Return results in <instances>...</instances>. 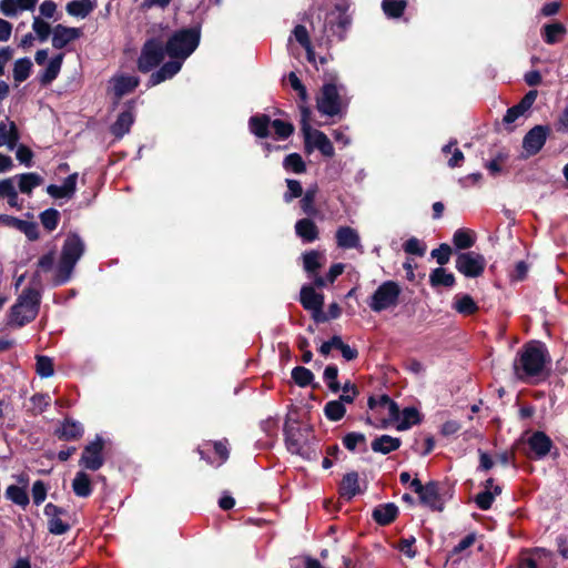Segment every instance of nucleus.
Returning a JSON list of instances; mask_svg holds the SVG:
<instances>
[{
  "instance_id": "obj_1",
  "label": "nucleus",
  "mask_w": 568,
  "mask_h": 568,
  "mask_svg": "<svg viewBox=\"0 0 568 568\" xmlns=\"http://www.w3.org/2000/svg\"><path fill=\"white\" fill-rule=\"evenodd\" d=\"M550 362L546 346L540 342H529L523 346L514 359V373L517 378L527 381L539 377Z\"/></svg>"
},
{
  "instance_id": "obj_2",
  "label": "nucleus",
  "mask_w": 568,
  "mask_h": 568,
  "mask_svg": "<svg viewBox=\"0 0 568 568\" xmlns=\"http://www.w3.org/2000/svg\"><path fill=\"white\" fill-rule=\"evenodd\" d=\"M84 248V243L78 234L72 233L67 236L52 280L54 285H62L71 278L74 266L83 255Z\"/></svg>"
},
{
  "instance_id": "obj_3",
  "label": "nucleus",
  "mask_w": 568,
  "mask_h": 568,
  "mask_svg": "<svg viewBox=\"0 0 568 568\" xmlns=\"http://www.w3.org/2000/svg\"><path fill=\"white\" fill-rule=\"evenodd\" d=\"M40 303V292L34 287H26L10 308V324L21 327L32 322L39 313Z\"/></svg>"
},
{
  "instance_id": "obj_4",
  "label": "nucleus",
  "mask_w": 568,
  "mask_h": 568,
  "mask_svg": "<svg viewBox=\"0 0 568 568\" xmlns=\"http://www.w3.org/2000/svg\"><path fill=\"white\" fill-rule=\"evenodd\" d=\"M200 31L195 28L175 32L166 42L165 52L173 59L185 60L199 45Z\"/></svg>"
},
{
  "instance_id": "obj_5",
  "label": "nucleus",
  "mask_w": 568,
  "mask_h": 568,
  "mask_svg": "<svg viewBox=\"0 0 568 568\" xmlns=\"http://www.w3.org/2000/svg\"><path fill=\"white\" fill-rule=\"evenodd\" d=\"M400 295V287L394 281H386L381 284L372 295L368 305L372 311L379 313L390 307H395Z\"/></svg>"
},
{
  "instance_id": "obj_6",
  "label": "nucleus",
  "mask_w": 568,
  "mask_h": 568,
  "mask_svg": "<svg viewBox=\"0 0 568 568\" xmlns=\"http://www.w3.org/2000/svg\"><path fill=\"white\" fill-rule=\"evenodd\" d=\"M342 109L343 100L337 85L324 84L317 98V110L324 115L334 116L341 113Z\"/></svg>"
},
{
  "instance_id": "obj_7",
  "label": "nucleus",
  "mask_w": 568,
  "mask_h": 568,
  "mask_svg": "<svg viewBox=\"0 0 568 568\" xmlns=\"http://www.w3.org/2000/svg\"><path fill=\"white\" fill-rule=\"evenodd\" d=\"M486 266L485 257L474 251L458 254L455 267L466 277H478L484 273Z\"/></svg>"
},
{
  "instance_id": "obj_8",
  "label": "nucleus",
  "mask_w": 568,
  "mask_h": 568,
  "mask_svg": "<svg viewBox=\"0 0 568 568\" xmlns=\"http://www.w3.org/2000/svg\"><path fill=\"white\" fill-rule=\"evenodd\" d=\"M163 59L164 49L162 42L156 39H151L143 45L141 55L138 61L139 70L142 72H149L159 65Z\"/></svg>"
},
{
  "instance_id": "obj_9",
  "label": "nucleus",
  "mask_w": 568,
  "mask_h": 568,
  "mask_svg": "<svg viewBox=\"0 0 568 568\" xmlns=\"http://www.w3.org/2000/svg\"><path fill=\"white\" fill-rule=\"evenodd\" d=\"M410 488L419 496L420 503L433 510H443V501L438 493V485L429 481L423 485L418 478L410 481Z\"/></svg>"
},
{
  "instance_id": "obj_10",
  "label": "nucleus",
  "mask_w": 568,
  "mask_h": 568,
  "mask_svg": "<svg viewBox=\"0 0 568 568\" xmlns=\"http://www.w3.org/2000/svg\"><path fill=\"white\" fill-rule=\"evenodd\" d=\"M300 301L305 310L312 312L315 322L327 321L326 314L323 313L324 296L316 293L313 286L305 285L302 287Z\"/></svg>"
},
{
  "instance_id": "obj_11",
  "label": "nucleus",
  "mask_w": 568,
  "mask_h": 568,
  "mask_svg": "<svg viewBox=\"0 0 568 568\" xmlns=\"http://www.w3.org/2000/svg\"><path fill=\"white\" fill-rule=\"evenodd\" d=\"M528 556L523 557L518 568H557L555 555L545 548H535L527 551Z\"/></svg>"
},
{
  "instance_id": "obj_12",
  "label": "nucleus",
  "mask_w": 568,
  "mask_h": 568,
  "mask_svg": "<svg viewBox=\"0 0 568 568\" xmlns=\"http://www.w3.org/2000/svg\"><path fill=\"white\" fill-rule=\"evenodd\" d=\"M103 439L100 436L89 443L82 453L80 465L90 470H98L102 467L104 459L102 456Z\"/></svg>"
},
{
  "instance_id": "obj_13",
  "label": "nucleus",
  "mask_w": 568,
  "mask_h": 568,
  "mask_svg": "<svg viewBox=\"0 0 568 568\" xmlns=\"http://www.w3.org/2000/svg\"><path fill=\"white\" fill-rule=\"evenodd\" d=\"M306 145H312L325 156L334 155V146L327 135L318 130H312L307 123L302 126Z\"/></svg>"
},
{
  "instance_id": "obj_14",
  "label": "nucleus",
  "mask_w": 568,
  "mask_h": 568,
  "mask_svg": "<svg viewBox=\"0 0 568 568\" xmlns=\"http://www.w3.org/2000/svg\"><path fill=\"white\" fill-rule=\"evenodd\" d=\"M548 130L545 126L536 125L532 128L523 140V149L526 156L537 154L544 146L547 139Z\"/></svg>"
},
{
  "instance_id": "obj_15",
  "label": "nucleus",
  "mask_w": 568,
  "mask_h": 568,
  "mask_svg": "<svg viewBox=\"0 0 568 568\" xmlns=\"http://www.w3.org/2000/svg\"><path fill=\"white\" fill-rule=\"evenodd\" d=\"M82 37V30L73 27L57 24L52 29V47L54 49H63L71 42Z\"/></svg>"
},
{
  "instance_id": "obj_16",
  "label": "nucleus",
  "mask_w": 568,
  "mask_h": 568,
  "mask_svg": "<svg viewBox=\"0 0 568 568\" xmlns=\"http://www.w3.org/2000/svg\"><path fill=\"white\" fill-rule=\"evenodd\" d=\"M111 91L113 92L116 100H120L123 95L132 92L139 85V78L129 74H118L111 80Z\"/></svg>"
},
{
  "instance_id": "obj_17",
  "label": "nucleus",
  "mask_w": 568,
  "mask_h": 568,
  "mask_svg": "<svg viewBox=\"0 0 568 568\" xmlns=\"http://www.w3.org/2000/svg\"><path fill=\"white\" fill-rule=\"evenodd\" d=\"M336 244L343 250L361 247L358 232L351 226H339L335 233Z\"/></svg>"
},
{
  "instance_id": "obj_18",
  "label": "nucleus",
  "mask_w": 568,
  "mask_h": 568,
  "mask_svg": "<svg viewBox=\"0 0 568 568\" xmlns=\"http://www.w3.org/2000/svg\"><path fill=\"white\" fill-rule=\"evenodd\" d=\"M78 173L70 174L62 185L50 184L47 193L53 199H71L77 190Z\"/></svg>"
},
{
  "instance_id": "obj_19",
  "label": "nucleus",
  "mask_w": 568,
  "mask_h": 568,
  "mask_svg": "<svg viewBox=\"0 0 568 568\" xmlns=\"http://www.w3.org/2000/svg\"><path fill=\"white\" fill-rule=\"evenodd\" d=\"M184 60L174 59L164 63L156 72L152 73L149 83L150 85H158L161 82L173 78L182 68Z\"/></svg>"
},
{
  "instance_id": "obj_20",
  "label": "nucleus",
  "mask_w": 568,
  "mask_h": 568,
  "mask_svg": "<svg viewBox=\"0 0 568 568\" xmlns=\"http://www.w3.org/2000/svg\"><path fill=\"white\" fill-rule=\"evenodd\" d=\"M368 407L371 409H379L385 412L387 418L395 420L399 418V408L395 402H393L387 395H382L378 398L371 396L368 398Z\"/></svg>"
},
{
  "instance_id": "obj_21",
  "label": "nucleus",
  "mask_w": 568,
  "mask_h": 568,
  "mask_svg": "<svg viewBox=\"0 0 568 568\" xmlns=\"http://www.w3.org/2000/svg\"><path fill=\"white\" fill-rule=\"evenodd\" d=\"M528 445L534 457L540 459L550 452L552 442L545 433L536 432L529 437Z\"/></svg>"
},
{
  "instance_id": "obj_22",
  "label": "nucleus",
  "mask_w": 568,
  "mask_h": 568,
  "mask_svg": "<svg viewBox=\"0 0 568 568\" xmlns=\"http://www.w3.org/2000/svg\"><path fill=\"white\" fill-rule=\"evenodd\" d=\"M38 0H0V11L6 17H16L19 11L34 10Z\"/></svg>"
},
{
  "instance_id": "obj_23",
  "label": "nucleus",
  "mask_w": 568,
  "mask_h": 568,
  "mask_svg": "<svg viewBox=\"0 0 568 568\" xmlns=\"http://www.w3.org/2000/svg\"><path fill=\"white\" fill-rule=\"evenodd\" d=\"M19 141V132L17 125L12 121L0 122V148L7 146L13 151Z\"/></svg>"
},
{
  "instance_id": "obj_24",
  "label": "nucleus",
  "mask_w": 568,
  "mask_h": 568,
  "mask_svg": "<svg viewBox=\"0 0 568 568\" xmlns=\"http://www.w3.org/2000/svg\"><path fill=\"white\" fill-rule=\"evenodd\" d=\"M295 233L304 243H312L318 239V227L311 219H301L295 223Z\"/></svg>"
},
{
  "instance_id": "obj_25",
  "label": "nucleus",
  "mask_w": 568,
  "mask_h": 568,
  "mask_svg": "<svg viewBox=\"0 0 568 568\" xmlns=\"http://www.w3.org/2000/svg\"><path fill=\"white\" fill-rule=\"evenodd\" d=\"M349 24V17L344 11L332 12L326 22V26L338 37L339 40L344 38V33Z\"/></svg>"
},
{
  "instance_id": "obj_26",
  "label": "nucleus",
  "mask_w": 568,
  "mask_h": 568,
  "mask_svg": "<svg viewBox=\"0 0 568 568\" xmlns=\"http://www.w3.org/2000/svg\"><path fill=\"white\" fill-rule=\"evenodd\" d=\"M14 181L18 184L19 191L28 195L32 193L33 189L43 183L42 176L34 172L17 174L14 175Z\"/></svg>"
},
{
  "instance_id": "obj_27",
  "label": "nucleus",
  "mask_w": 568,
  "mask_h": 568,
  "mask_svg": "<svg viewBox=\"0 0 568 568\" xmlns=\"http://www.w3.org/2000/svg\"><path fill=\"white\" fill-rule=\"evenodd\" d=\"M399 446L400 439L397 437H392L389 435H382L379 437H376L371 444L373 452L381 453L384 455L398 449Z\"/></svg>"
},
{
  "instance_id": "obj_28",
  "label": "nucleus",
  "mask_w": 568,
  "mask_h": 568,
  "mask_svg": "<svg viewBox=\"0 0 568 568\" xmlns=\"http://www.w3.org/2000/svg\"><path fill=\"white\" fill-rule=\"evenodd\" d=\"M341 496L346 499H352L359 493L358 474L355 471L348 473L343 477L339 486Z\"/></svg>"
},
{
  "instance_id": "obj_29",
  "label": "nucleus",
  "mask_w": 568,
  "mask_h": 568,
  "mask_svg": "<svg viewBox=\"0 0 568 568\" xmlns=\"http://www.w3.org/2000/svg\"><path fill=\"white\" fill-rule=\"evenodd\" d=\"M398 508L394 504L379 505L373 511L374 520L379 525L390 524L397 516Z\"/></svg>"
},
{
  "instance_id": "obj_30",
  "label": "nucleus",
  "mask_w": 568,
  "mask_h": 568,
  "mask_svg": "<svg viewBox=\"0 0 568 568\" xmlns=\"http://www.w3.org/2000/svg\"><path fill=\"white\" fill-rule=\"evenodd\" d=\"M63 62V54L60 53L53 57L47 64L45 70L42 72L40 77V81L42 84H50L60 73L61 67Z\"/></svg>"
},
{
  "instance_id": "obj_31",
  "label": "nucleus",
  "mask_w": 568,
  "mask_h": 568,
  "mask_svg": "<svg viewBox=\"0 0 568 568\" xmlns=\"http://www.w3.org/2000/svg\"><path fill=\"white\" fill-rule=\"evenodd\" d=\"M134 122V116L131 111H124L122 112L116 121L111 126V132L116 138H122L124 134H126L130 131L131 125Z\"/></svg>"
},
{
  "instance_id": "obj_32",
  "label": "nucleus",
  "mask_w": 568,
  "mask_h": 568,
  "mask_svg": "<svg viewBox=\"0 0 568 568\" xmlns=\"http://www.w3.org/2000/svg\"><path fill=\"white\" fill-rule=\"evenodd\" d=\"M57 433L60 438L65 440L78 439L83 434V427L79 422L65 419Z\"/></svg>"
},
{
  "instance_id": "obj_33",
  "label": "nucleus",
  "mask_w": 568,
  "mask_h": 568,
  "mask_svg": "<svg viewBox=\"0 0 568 568\" xmlns=\"http://www.w3.org/2000/svg\"><path fill=\"white\" fill-rule=\"evenodd\" d=\"M94 9V4L90 0H73L65 7L67 12L72 17L85 18Z\"/></svg>"
},
{
  "instance_id": "obj_34",
  "label": "nucleus",
  "mask_w": 568,
  "mask_h": 568,
  "mask_svg": "<svg viewBox=\"0 0 568 568\" xmlns=\"http://www.w3.org/2000/svg\"><path fill=\"white\" fill-rule=\"evenodd\" d=\"M325 256L318 251H310L303 254L304 270L311 275L315 274L323 265Z\"/></svg>"
},
{
  "instance_id": "obj_35",
  "label": "nucleus",
  "mask_w": 568,
  "mask_h": 568,
  "mask_svg": "<svg viewBox=\"0 0 568 568\" xmlns=\"http://www.w3.org/2000/svg\"><path fill=\"white\" fill-rule=\"evenodd\" d=\"M72 488L77 496L83 498L89 497L92 493L91 479L89 475H87L84 471H79L72 481Z\"/></svg>"
},
{
  "instance_id": "obj_36",
  "label": "nucleus",
  "mask_w": 568,
  "mask_h": 568,
  "mask_svg": "<svg viewBox=\"0 0 568 568\" xmlns=\"http://www.w3.org/2000/svg\"><path fill=\"white\" fill-rule=\"evenodd\" d=\"M429 282L432 286H445V287H452L455 284V276L453 273L447 272L443 267L435 268L429 274Z\"/></svg>"
},
{
  "instance_id": "obj_37",
  "label": "nucleus",
  "mask_w": 568,
  "mask_h": 568,
  "mask_svg": "<svg viewBox=\"0 0 568 568\" xmlns=\"http://www.w3.org/2000/svg\"><path fill=\"white\" fill-rule=\"evenodd\" d=\"M271 125V119L265 115H255L250 119V130L253 134L258 138L268 136V128Z\"/></svg>"
},
{
  "instance_id": "obj_38",
  "label": "nucleus",
  "mask_w": 568,
  "mask_h": 568,
  "mask_svg": "<svg viewBox=\"0 0 568 568\" xmlns=\"http://www.w3.org/2000/svg\"><path fill=\"white\" fill-rule=\"evenodd\" d=\"M399 423L397 425V429L406 430L413 425L419 423V413L415 407H406L402 414L399 413Z\"/></svg>"
},
{
  "instance_id": "obj_39",
  "label": "nucleus",
  "mask_w": 568,
  "mask_h": 568,
  "mask_svg": "<svg viewBox=\"0 0 568 568\" xmlns=\"http://www.w3.org/2000/svg\"><path fill=\"white\" fill-rule=\"evenodd\" d=\"M454 245L459 250H466L475 244V234L470 230L458 229L453 236Z\"/></svg>"
},
{
  "instance_id": "obj_40",
  "label": "nucleus",
  "mask_w": 568,
  "mask_h": 568,
  "mask_svg": "<svg viewBox=\"0 0 568 568\" xmlns=\"http://www.w3.org/2000/svg\"><path fill=\"white\" fill-rule=\"evenodd\" d=\"M31 69H32V62L29 58L18 59L13 65L14 81L19 82V83L26 81L30 75Z\"/></svg>"
},
{
  "instance_id": "obj_41",
  "label": "nucleus",
  "mask_w": 568,
  "mask_h": 568,
  "mask_svg": "<svg viewBox=\"0 0 568 568\" xmlns=\"http://www.w3.org/2000/svg\"><path fill=\"white\" fill-rule=\"evenodd\" d=\"M455 310L463 315H471L478 311L476 302L467 294L457 296L454 303Z\"/></svg>"
},
{
  "instance_id": "obj_42",
  "label": "nucleus",
  "mask_w": 568,
  "mask_h": 568,
  "mask_svg": "<svg viewBox=\"0 0 568 568\" xmlns=\"http://www.w3.org/2000/svg\"><path fill=\"white\" fill-rule=\"evenodd\" d=\"M324 413H325V416L329 420L337 422L344 417V415L346 413V408L342 400L336 399V400H331V402L326 403V405L324 407Z\"/></svg>"
},
{
  "instance_id": "obj_43",
  "label": "nucleus",
  "mask_w": 568,
  "mask_h": 568,
  "mask_svg": "<svg viewBox=\"0 0 568 568\" xmlns=\"http://www.w3.org/2000/svg\"><path fill=\"white\" fill-rule=\"evenodd\" d=\"M565 32L566 29L561 23L547 24L544 27V40L549 44L557 43L562 38Z\"/></svg>"
},
{
  "instance_id": "obj_44",
  "label": "nucleus",
  "mask_w": 568,
  "mask_h": 568,
  "mask_svg": "<svg viewBox=\"0 0 568 568\" xmlns=\"http://www.w3.org/2000/svg\"><path fill=\"white\" fill-rule=\"evenodd\" d=\"M283 166L286 171L300 174L306 171L305 162L298 153H291L285 156Z\"/></svg>"
},
{
  "instance_id": "obj_45",
  "label": "nucleus",
  "mask_w": 568,
  "mask_h": 568,
  "mask_svg": "<svg viewBox=\"0 0 568 568\" xmlns=\"http://www.w3.org/2000/svg\"><path fill=\"white\" fill-rule=\"evenodd\" d=\"M382 8L388 18H399L406 8L405 0H383Z\"/></svg>"
},
{
  "instance_id": "obj_46",
  "label": "nucleus",
  "mask_w": 568,
  "mask_h": 568,
  "mask_svg": "<svg viewBox=\"0 0 568 568\" xmlns=\"http://www.w3.org/2000/svg\"><path fill=\"white\" fill-rule=\"evenodd\" d=\"M292 378L300 387H306L312 384L314 374L303 366H296L292 371Z\"/></svg>"
},
{
  "instance_id": "obj_47",
  "label": "nucleus",
  "mask_w": 568,
  "mask_h": 568,
  "mask_svg": "<svg viewBox=\"0 0 568 568\" xmlns=\"http://www.w3.org/2000/svg\"><path fill=\"white\" fill-rule=\"evenodd\" d=\"M6 496L8 499L19 506H27L29 504V497L26 490L17 485H10L6 489Z\"/></svg>"
},
{
  "instance_id": "obj_48",
  "label": "nucleus",
  "mask_w": 568,
  "mask_h": 568,
  "mask_svg": "<svg viewBox=\"0 0 568 568\" xmlns=\"http://www.w3.org/2000/svg\"><path fill=\"white\" fill-rule=\"evenodd\" d=\"M293 34L296 39V41L298 43H301L302 47L305 48L306 52H307V57H308V60L310 61H313L314 59V52L311 48V42H310V38H308V32L306 30V28L304 26H296L294 31H293Z\"/></svg>"
},
{
  "instance_id": "obj_49",
  "label": "nucleus",
  "mask_w": 568,
  "mask_h": 568,
  "mask_svg": "<svg viewBox=\"0 0 568 568\" xmlns=\"http://www.w3.org/2000/svg\"><path fill=\"white\" fill-rule=\"evenodd\" d=\"M60 213L55 209H48L40 214V221L44 229L53 231L57 229Z\"/></svg>"
},
{
  "instance_id": "obj_50",
  "label": "nucleus",
  "mask_w": 568,
  "mask_h": 568,
  "mask_svg": "<svg viewBox=\"0 0 568 568\" xmlns=\"http://www.w3.org/2000/svg\"><path fill=\"white\" fill-rule=\"evenodd\" d=\"M338 368L335 365L326 366L323 377L328 388L333 393H337L341 389V385L337 382Z\"/></svg>"
},
{
  "instance_id": "obj_51",
  "label": "nucleus",
  "mask_w": 568,
  "mask_h": 568,
  "mask_svg": "<svg viewBox=\"0 0 568 568\" xmlns=\"http://www.w3.org/2000/svg\"><path fill=\"white\" fill-rule=\"evenodd\" d=\"M287 192L284 193L283 199L286 203L292 202L294 199L303 195V187L297 180L286 179Z\"/></svg>"
},
{
  "instance_id": "obj_52",
  "label": "nucleus",
  "mask_w": 568,
  "mask_h": 568,
  "mask_svg": "<svg viewBox=\"0 0 568 568\" xmlns=\"http://www.w3.org/2000/svg\"><path fill=\"white\" fill-rule=\"evenodd\" d=\"M36 371L41 377H50L53 375V363L52 359L47 356H38Z\"/></svg>"
},
{
  "instance_id": "obj_53",
  "label": "nucleus",
  "mask_w": 568,
  "mask_h": 568,
  "mask_svg": "<svg viewBox=\"0 0 568 568\" xmlns=\"http://www.w3.org/2000/svg\"><path fill=\"white\" fill-rule=\"evenodd\" d=\"M314 201H315V191L307 190L300 202L301 209L304 214L313 216L317 213V210L314 205Z\"/></svg>"
},
{
  "instance_id": "obj_54",
  "label": "nucleus",
  "mask_w": 568,
  "mask_h": 568,
  "mask_svg": "<svg viewBox=\"0 0 568 568\" xmlns=\"http://www.w3.org/2000/svg\"><path fill=\"white\" fill-rule=\"evenodd\" d=\"M32 29L36 32V34L38 36L40 41H45L48 39V37L50 36V33H52L50 24L48 22L43 21L42 19H40L39 17L33 18Z\"/></svg>"
},
{
  "instance_id": "obj_55",
  "label": "nucleus",
  "mask_w": 568,
  "mask_h": 568,
  "mask_svg": "<svg viewBox=\"0 0 568 568\" xmlns=\"http://www.w3.org/2000/svg\"><path fill=\"white\" fill-rule=\"evenodd\" d=\"M404 251L407 254L423 256L426 252V245L416 237L408 239L404 244Z\"/></svg>"
},
{
  "instance_id": "obj_56",
  "label": "nucleus",
  "mask_w": 568,
  "mask_h": 568,
  "mask_svg": "<svg viewBox=\"0 0 568 568\" xmlns=\"http://www.w3.org/2000/svg\"><path fill=\"white\" fill-rule=\"evenodd\" d=\"M271 125L274 129L277 138L281 140L287 139L294 131V128L291 123L278 119L272 121Z\"/></svg>"
},
{
  "instance_id": "obj_57",
  "label": "nucleus",
  "mask_w": 568,
  "mask_h": 568,
  "mask_svg": "<svg viewBox=\"0 0 568 568\" xmlns=\"http://www.w3.org/2000/svg\"><path fill=\"white\" fill-rule=\"evenodd\" d=\"M366 437L362 433H348L343 438L344 446L351 450L354 452L359 444H365Z\"/></svg>"
},
{
  "instance_id": "obj_58",
  "label": "nucleus",
  "mask_w": 568,
  "mask_h": 568,
  "mask_svg": "<svg viewBox=\"0 0 568 568\" xmlns=\"http://www.w3.org/2000/svg\"><path fill=\"white\" fill-rule=\"evenodd\" d=\"M450 246L448 244H440L438 248L432 251L430 255L434 257L439 265L448 263L450 257Z\"/></svg>"
},
{
  "instance_id": "obj_59",
  "label": "nucleus",
  "mask_w": 568,
  "mask_h": 568,
  "mask_svg": "<svg viewBox=\"0 0 568 568\" xmlns=\"http://www.w3.org/2000/svg\"><path fill=\"white\" fill-rule=\"evenodd\" d=\"M17 230L24 233L26 236L31 241H34L39 237L38 226L33 222L20 220L17 225Z\"/></svg>"
},
{
  "instance_id": "obj_60",
  "label": "nucleus",
  "mask_w": 568,
  "mask_h": 568,
  "mask_svg": "<svg viewBox=\"0 0 568 568\" xmlns=\"http://www.w3.org/2000/svg\"><path fill=\"white\" fill-rule=\"evenodd\" d=\"M494 499L493 491L485 489L476 496L475 501L480 509L487 510L491 507Z\"/></svg>"
},
{
  "instance_id": "obj_61",
  "label": "nucleus",
  "mask_w": 568,
  "mask_h": 568,
  "mask_svg": "<svg viewBox=\"0 0 568 568\" xmlns=\"http://www.w3.org/2000/svg\"><path fill=\"white\" fill-rule=\"evenodd\" d=\"M343 394L339 396V400L344 404H351L354 402L355 397L358 394L357 387L352 383H345L343 387H341Z\"/></svg>"
},
{
  "instance_id": "obj_62",
  "label": "nucleus",
  "mask_w": 568,
  "mask_h": 568,
  "mask_svg": "<svg viewBox=\"0 0 568 568\" xmlns=\"http://www.w3.org/2000/svg\"><path fill=\"white\" fill-rule=\"evenodd\" d=\"M32 156H33V153L28 146H26L23 144H20V145L17 144L16 158H17V160L20 161V163L24 164L26 166H31Z\"/></svg>"
},
{
  "instance_id": "obj_63",
  "label": "nucleus",
  "mask_w": 568,
  "mask_h": 568,
  "mask_svg": "<svg viewBox=\"0 0 568 568\" xmlns=\"http://www.w3.org/2000/svg\"><path fill=\"white\" fill-rule=\"evenodd\" d=\"M415 541L416 539L413 536L409 538L400 539L398 544V550L406 555L408 558H414L416 556V550L414 548Z\"/></svg>"
},
{
  "instance_id": "obj_64",
  "label": "nucleus",
  "mask_w": 568,
  "mask_h": 568,
  "mask_svg": "<svg viewBox=\"0 0 568 568\" xmlns=\"http://www.w3.org/2000/svg\"><path fill=\"white\" fill-rule=\"evenodd\" d=\"M47 497V488L43 481L37 480L32 486V498L36 505H40Z\"/></svg>"
}]
</instances>
